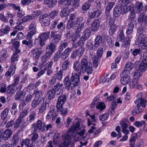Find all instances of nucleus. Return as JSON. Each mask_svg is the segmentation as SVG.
Segmentation results:
<instances>
[{
	"mask_svg": "<svg viewBox=\"0 0 147 147\" xmlns=\"http://www.w3.org/2000/svg\"><path fill=\"white\" fill-rule=\"evenodd\" d=\"M80 124L78 121H76V124L72 125L69 128V131L68 134L64 135L63 137V142L61 145V147H67L70 143L71 139L74 136L73 133L76 130L79 129Z\"/></svg>",
	"mask_w": 147,
	"mask_h": 147,
	"instance_id": "f257e3e1",
	"label": "nucleus"
},
{
	"mask_svg": "<svg viewBox=\"0 0 147 147\" xmlns=\"http://www.w3.org/2000/svg\"><path fill=\"white\" fill-rule=\"evenodd\" d=\"M18 55L16 54H13L11 59V65L8 71L5 73V76L7 78H9L11 76L15 73L16 69V63L18 61Z\"/></svg>",
	"mask_w": 147,
	"mask_h": 147,
	"instance_id": "f03ea898",
	"label": "nucleus"
},
{
	"mask_svg": "<svg viewBox=\"0 0 147 147\" xmlns=\"http://www.w3.org/2000/svg\"><path fill=\"white\" fill-rule=\"evenodd\" d=\"M80 64L82 73H84L86 71L88 75L92 73L93 71L92 66L88 64V61L86 59L83 58L81 61Z\"/></svg>",
	"mask_w": 147,
	"mask_h": 147,
	"instance_id": "7ed1b4c3",
	"label": "nucleus"
},
{
	"mask_svg": "<svg viewBox=\"0 0 147 147\" xmlns=\"http://www.w3.org/2000/svg\"><path fill=\"white\" fill-rule=\"evenodd\" d=\"M137 40L138 47L140 49L142 50L147 49V38L145 35L139 34Z\"/></svg>",
	"mask_w": 147,
	"mask_h": 147,
	"instance_id": "20e7f679",
	"label": "nucleus"
},
{
	"mask_svg": "<svg viewBox=\"0 0 147 147\" xmlns=\"http://www.w3.org/2000/svg\"><path fill=\"white\" fill-rule=\"evenodd\" d=\"M118 40L119 41L123 43L122 44V47H127L130 42V39L129 37H126L125 38L124 34L122 31H121L117 37Z\"/></svg>",
	"mask_w": 147,
	"mask_h": 147,
	"instance_id": "39448f33",
	"label": "nucleus"
},
{
	"mask_svg": "<svg viewBox=\"0 0 147 147\" xmlns=\"http://www.w3.org/2000/svg\"><path fill=\"white\" fill-rule=\"evenodd\" d=\"M50 32L43 33L40 35L38 38L36 39V40H38L40 46L42 47L45 45L44 42L49 38Z\"/></svg>",
	"mask_w": 147,
	"mask_h": 147,
	"instance_id": "423d86ee",
	"label": "nucleus"
},
{
	"mask_svg": "<svg viewBox=\"0 0 147 147\" xmlns=\"http://www.w3.org/2000/svg\"><path fill=\"white\" fill-rule=\"evenodd\" d=\"M142 94L139 93L137 95V99L135 101L134 103L137 104V106L142 107L143 108L146 107V101L144 98L142 97Z\"/></svg>",
	"mask_w": 147,
	"mask_h": 147,
	"instance_id": "0eeeda50",
	"label": "nucleus"
},
{
	"mask_svg": "<svg viewBox=\"0 0 147 147\" xmlns=\"http://www.w3.org/2000/svg\"><path fill=\"white\" fill-rule=\"evenodd\" d=\"M135 64L137 69L142 72H144L147 69V63L142 61V62L138 61L135 62Z\"/></svg>",
	"mask_w": 147,
	"mask_h": 147,
	"instance_id": "6e6552de",
	"label": "nucleus"
},
{
	"mask_svg": "<svg viewBox=\"0 0 147 147\" xmlns=\"http://www.w3.org/2000/svg\"><path fill=\"white\" fill-rule=\"evenodd\" d=\"M57 116V114L55 111V107L53 105L51 106L49 111L48 113L46 118L48 119H50L52 118V120L54 121L55 120V118Z\"/></svg>",
	"mask_w": 147,
	"mask_h": 147,
	"instance_id": "1a4fd4ad",
	"label": "nucleus"
},
{
	"mask_svg": "<svg viewBox=\"0 0 147 147\" xmlns=\"http://www.w3.org/2000/svg\"><path fill=\"white\" fill-rule=\"evenodd\" d=\"M84 35L80 39L78 44L81 46L83 45L85 41L90 37L91 31L90 28H87L84 31Z\"/></svg>",
	"mask_w": 147,
	"mask_h": 147,
	"instance_id": "9d476101",
	"label": "nucleus"
},
{
	"mask_svg": "<svg viewBox=\"0 0 147 147\" xmlns=\"http://www.w3.org/2000/svg\"><path fill=\"white\" fill-rule=\"evenodd\" d=\"M22 85L21 84H19L16 87L10 84L7 86V92L10 95L13 94L16 91V90L18 89L20 90L22 88Z\"/></svg>",
	"mask_w": 147,
	"mask_h": 147,
	"instance_id": "9b49d317",
	"label": "nucleus"
},
{
	"mask_svg": "<svg viewBox=\"0 0 147 147\" xmlns=\"http://www.w3.org/2000/svg\"><path fill=\"white\" fill-rule=\"evenodd\" d=\"M80 75H81L71 74V76L70 80L73 82V85L74 86H77L79 84Z\"/></svg>",
	"mask_w": 147,
	"mask_h": 147,
	"instance_id": "f8f14e48",
	"label": "nucleus"
},
{
	"mask_svg": "<svg viewBox=\"0 0 147 147\" xmlns=\"http://www.w3.org/2000/svg\"><path fill=\"white\" fill-rule=\"evenodd\" d=\"M108 24V27L109 34L110 35L112 36L116 30L117 26L114 24V22L113 19H111Z\"/></svg>",
	"mask_w": 147,
	"mask_h": 147,
	"instance_id": "ddd939ff",
	"label": "nucleus"
},
{
	"mask_svg": "<svg viewBox=\"0 0 147 147\" xmlns=\"http://www.w3.org/2000/svg\"><path fill=\"white\" fill-rule=\"evenodd\" d=\"M57 31H51L50 35L51 38H53L52 42L57 44L61 40V36L60 34H57Z\"/></svg>",
	"mask_w": 147,
	"mask_h": 147,
	"instance_id": "4468645a",
	"label": "nucleus"
},
{
	"mask_svg": "<svg viewBox=\"0 0 147 147\" xmlns=\"http://www.w3.org/2000/svg\"><path fill=\"white\" fill-rule=\"evenodd\" d=\"M73 70L71 74L81 75L82 72L81 68L80 67V63L78 61H75L74 63Z\"/></svg>",
	"mask_w": 147,
	"mask_h": 147,
	"instance_id": "2eb2a0df",
	"label": "nucleus"
},
{
	"mask_svg": "<svg viewBox=\"0 0 147 147\" xmlns=\"http://www.w3.org/2000/svg\"><path fill=\"white\" fill-rule=\"evenodd\" d=\"M30 51L33 58L36 59L39 58L42 53V51L38 48L32 49Z\"/></svg>",
	"mask_w": 147,
	"mask_h": 147,
	"instance_id": "dca6fc26",
	"label": "nucleus"
},
{
	"mask_svg": "<svg viewBox=\"0 0 147 147\" xmlns=\"http://www.w3.org/2000/svg\"><path fill=\"white\" fill-rule=\"evenodd\" d=\"M66 100V96L65 95H61L59 98L57 103V108L60 109L61 107L63 106Z\"/></svg>",
	"mask_w": 147,
	"mask_h": 147,
	"instance_id": "f3484780",
	"label": "nucleus"
},
{
	"mask_svg": "<svg viewBox=\"0 0 147 147\" xmlns=\"http://www.w3.org/2000/svg\"><path fill=\"white\" fill-rule=\"evenodd\" d=\"M71 82L69 76H67L65 78L64 82L66 88L68 90H71L74 87L73 85V82L72 83Z\"/></svg>",
	"mask_w": 147,
	"mask_h": 147,
	"instance_id": "a211bd4d",
	"label": "nucleus"
},
{
	"mask_svg": "<svg viewBox=\"0 0 147 147\" xmlns=\"http://www.w3.org/2000/svg\"><path fill=\"white\" fill-rule=\"evenodd\" d=\"M133 68V64L131 63L128 62L127 63L124 67L123 71L122 74L123 75H127L130 73V71H131Z\"/></svg>",
	"mask_w": 147,
	"mask_h": 147,
	"instance_id": "6ab92c4d",
	"label": "nucleus"
},
{
	"mask_svg": "<svg viewBox=\"0 0 147 147\" xmlns=\"http://www.w3.org/2000/svg\"><path fill=\"white\" fill-rule=\"evenodd\" d=\"M55 44L52 42H51L48 45L46 48V52L49 54L52 55L56 49V46Z\"/></svg>",
	"mask_w": 147,
	"mask_h": 147,
	"instance_id": "aec40b11",
	"label": "nucleus"
},
{
	"mask_svg": "<svg viewBox=\"0 0 147 147\" xmlns=\"http://www.w3.org/2000/svg\"><path fill=\"white\" fill-rule=\"evenodd\" d=\"M104 43V40L101 37V35H97L96 36L94 40V47L96 48L98 47L101 44Z\"/></svg>",
	"mask_w": 147,
	"mask_h": 147,
	"instance_id": "412c9836",
	"label": "nucleus"
},
{
	"mask_svg": "<svg viewBox=\"0 0 147 147\" xmlns=\"http://www.w3.org/2000/svg\"><path fill=\"white\" fill-rule=\"evenodd\" d=\"M12 134L11 130L10 129H7L3 133L1 134V138L3 140H7L10 138Z\"/></svg>",
	"mask_w": 147,
	"mask_h": 147,
	"instance_id": "4be33fe9",
	"label": "nucleus"
},
{
	"mask_svg": "<svg viewBox=\"0 0 147 147\" xmlns=\"http://www.w3.org/2000/svg\"><path fill=\"white\" fill-rule=\"evenodd\" d=\"M99 22L98 20H94L91 23V28L92 31L95 32L97 31L100 27Z\"/></svg>",
	"mask_w": 147,
	"mask_h": 147,
	"instance_id": "5701e85b",
	"label": "nucleus"
},
{
	"mask_svg": "<svg viewBox=\"0 0 147 147\" xmlns=\"http://www.w3.org/2000/svg\"><path fill=\"white\" fill-rule=\"evenodd\" d=\"M42 100L44 101V98H35L31 102V106L33 108H35L42 102Z\"/></svg>",
	"mask_w": 147,
	"mask_h": 147,
	"instance_id": "b1692460",
	"label": "nucleus"
},
{
	"mask_svg": "<svg viewBox=\"0 0 147 147\" xmlns=\"http://www.w3.org/2000/svg\"><path fill=\"white\" fill-rule=\"evenodd\" d=\"M50 55H51L49 54L47 52H46L45 54L41 58V60L42 63V67L46 65L47 62L49 61L50 58Z\"/></svg>",
	"mask_w": 147,
	"mask_h": 147,
	"instance_id": "393cba45",
	"label": "nucleus"
},
{
	"mask_svg": "<svg viewBox=\"0 0 147 147\" xmlns=\"http://www.w3.org/2000/svg\"><path fill=\"white\" fill-rule=\"evenodd\" d=\"M116 6L114 9L113 15L116 18H118L121 15V7L119 5Z\"/></svg>",
	"mask_w": 147,
	"mask_h": 147,
	"instance_id": "a878e982",
	"label": "nucleus"
},
{
	"mask_svg": "<svg viewBox=\"0 0 147 147\" xmlns=\"http://www.w3.org/2000/svg\"><path fill=\"white\" fill-rule=\"evenodd\" d=\"M37 114L35 111H32L31 112L27 118V121L29 123L33 122L36 119Z\"/></svg>",
	"mask_w": 147,
	"mask_h": 147,
	"instance_id": "bb28decb",
	"label": "nucleus"
},
{
	"mask_svg": "<svg viewBox=\"0 0 147 147\" xmlns=\"http://www.w3.org/2000/svg\"><path fill=\"white\" fill-rule=\"evenodd\" d=\"M36 124V126L38 127V129L40 130L41 131H43L46 130L45 124L42 120H38Z\"/></svg>",
	"mask_w": 147,
	"mask_h": 147,
	"instance_id": "cd10ccee",
	"label": "nucleus"
},
{
	"mask_svg": "<svg viewBox=\"0 0 147 147\" xmlns=\"http://www.w3.org/2000/svg\"><path fill=\"white\" fill-rule=\"evenodd\" d=\"M49 107V105L47 102H43L42 104L39 108L38 112L40 114H42Z\"/></svg>",
	"mask_w": 147,
	"mask_h": 147,
	"instance_id": "c85d7f7f",
	"label": "nucleus"
},
{
	"mask_svg": "<svg viewBox=\"0 0 147 147\" xmlns=\"http://www.w3.org/2000/svg\"><path fill=\"white\" fill-rule=\"evenodd\" d=\"M128 74L123 75V77L120 80L121 83L124 85L127 84L130 81V78L128 76Z\"/></svg>",
	"mask_w": 147,
	"mask_h": 147,
	"instance_id": "c756f323",
	"label": "nucleus"
},
{
	"mask_svg": "<svg viewBox=\"0 0 147 147\" xmlns=\"http://www.w3.org/2000/svg\"><path fill=\"white\" fill-rule=\"evenodd\" d=\"M26 93L24 91L18 92L15 96V99L16 100L23 98L25 96Z\"/></svg>",
	"mask_w": 147,
	"mask_h": 147,
	"instance_id": "7c9ffc66",
	"label": "nucleus"
},
{
	"mask_svg": "<svg viewBox=\"0 0 147 147\" xmlns=\"http://www.w3.org/2000/svg\"><path fill=\"white\" fill-rule=\"evenodd\" d=\"M70 64V61L66 59L65 60L63 63L61 65L62 70L63 71H66L69 68V66Z\"/></svg>",
	"mask_w": 147,
	"mask_h": 147,
	"instance_id": "2f4dec72",
	"label": "nucleus"
},
{
	"mask_svg": "<svg viewBox=\"0 0 147 147\" xmlns=\"http://www.w3.org/2000/svg\"><path fill=\"white\" fill-rule=\"evenodd\" d=\"M120 7H121V12L122 14H124L131 9L132 6H127V5H123V4H120Z\"/></svg>",
	"mask_w": 147,
	"mask_h": 147,
	"instance_id": "473e14b6",
	"label": "nucleus"
},
{
	"mask_svg": "<svg viewBox=\"0 0 147 147\" xmlns=\"http://www.w3.org/2000/svg\"><path fill=\"white\" fill-rule=\"evenodd\" d=\"M71 51V48L68 47L65 49L63 52H62V59L65 60L67 58Z\"/></svg>",
	"mask_w": 147,
	"mask_h": 147,
	"instance_id": "72a5a7b5",
	"label": "nucleus"
},
{
	"mask_svg": "<svg viewBox=\"0 0 147 147\" xmlns=\"http://www.w3.org/2000/svg\"><path fill=\"white\" fill-rule=\"evenodd\" d=\"M47 95L49 100H52L55 97V92L53 89L50 90L48 91Z\"/></svg>",
	"mask_w": 147,
	"mask_h": 147,
	"instance_id": "f704fd0d",
	"label": "nucleus"
},
{
	"mask_svg": "<svg viewBox=\"0 0 147 147\" xmlns=\"http://www.w3.org/2000/svg\"><path fill=\"white\" fill-rule=\"evenodd\" d=\"M23 40L22 43L23 45H26L29 48H31L33 47V41L32 40Z\"/></svg>",
	"mask_w": 147,
	"mask_h": 147,
	"instance_id": "c9c22d12",
	"label": "nucleus"
},
{
	"mask_svg": "<svg viewBox=\"0 0 147 147\" xmlns=\"http://www.w3.org/2000/svg\"><path fill=\"white\" fill-rule=\"evenodd\" d=\"M134 28V24L133 22H130L128 25V28L126 30V33L127 34H131Z\"/></svg>",
	"mask_w": 147,
	"mask_h": 147,
	"instance_id": "e433bc0d",
	"label": "nucleus"
},
{
	"mask_svg": "<svg viewBox=\"0 0 147 147\" xmlns=\"http://www.w3.org/2000/svg\"><path fill=\"white\" fill-rule=\"evenodd\" d=\"M143 8V3L142 2H138L136 3L135 10L137 13H139L141 11Z\"/></svg>",
	"mask_w": 147,
	"mask_h": 147,
	"instance_id": "4c0bfd02",
	"label": "nucleus"
},
{
	"mask_svg": "<svg viewBox=\"0 0 147 147\" xmlns=\"http://www.w3.org/2000/svg\"><path fill=\"white\" fill-rule=\"evenodd\" d=\"M142 74V72L137 69L133 73V76L134 79L138 80L141 77Z\"/></svg>",
	"mask_w": 147,
	"mask_h": 147,
	"instance_id": "58836bf2",
	"label": "nucleus"
},
{
	"mask_svg": "<svg viewBox=\"0 0 147 147\" xmlns=\"http://www.w3.org/2000/svg\"><path fill=\"white\" fill-rule=\"evenodd\" d=\"M57 0H44V3L51 7L57 3Z\"/></svg>",
	"mask_w": 147,
	"mask_h": 147,
	"instance_id": "ea45409f",
	"label": "nucleus"
},
{
	"mask_svg": "<svg viewBox=\"0 0 147 147\" xmlns=\"http://www.w3.org/2000/svg\"><path fill=\"white\" fill-rule=\"evenodd\" d=\"M19 140V137L17 134H14L13 136V138L11 140V145L13 146H16L18 143Z\"/></svg>",
	"mask_w": 147,
	"mask_h": 147,
	"instance_id": "a19ab883",
	"label": "nucleus"
},
{
	"mask_svg": "<svg viewBox=\"0 0 147 147\" xmlns=\"http://www.w3.org/2000/svg\"><path fill=\"white\" fill-rule=\"evenodd\" d=\"M17 25L16 26V29L18 30H22L23 29V25H24V24L21 21V19H18L17 21Z\"/></svg>",
	"mask_w": 147,
	"mask_h": 147,
	"instance_id": "79ce46f5",
	"label": "nucleus"
},
{
	"mask_svg": "<svg viewBox=\"0 0 147 147\" xmlns=\"http://www.w3.org/2000/svg\"><path fill=\"white\" fill-rule=\"evenodd\" d=\"M61 57L62 59V52L60 51H58L55 55L54 58V61L57 62Z\"/></svg>",
	"mask_w": 147,
	"mask_h": 147,
	"instance_id": "37998d69",
	"label": "nucleus"
},
{
	"mask_svg": "<svg viewBox=\"0 0 147 147\" xmlns=\"http://www.w3.org/2000/svg\"><path fill=\"white\" fill-rule=\"evenodd\" d=\"M69 14V12L68 9L65 8L63 9L61 11L60 14V16L62 17H67L68 16Z\"/></svg>",
	"mask_w": 147,
	"mask_h": 147,
	"instance_id": "c03bdc74",
	"label": "nucleus"
},
{
	"mask_svg": "<svg viewBox=\"0 0 147 147\" xmlns=\"http://www.w3.org/2000/svg\"><path fill=\"white\" fill-rule=\"evenodd\" d=\"M17 107L16 103L15 102L13 103L12 105L11 111V113L14 115H15L18 113V110Z\"/></svg>",
	"mask_w": 147,
	"mask_h": 147,
	"instance_id": "a18cd8bd",
	"label": "nucleus"
},
{
	"mask_svg": "<svg viewBox=\"0 0 147 147\" xmlns=\"http://www.w3.org/2000/svg\"><path fill=\"white\" fill-rule=\"evenodd\" d=\"M136 17L135 13L134 10H133L130 12V14L129 16L128 19L130 22H135L134 21V19Z\"/></svg>",
	"mask_w": 147,
	"mask_h": 147,
	"instance_id": "49530a36",
	"label": "nucleus"
},
{
	"mask_svg": "<svg viewBox=\"0 0 147 147\" xmlns=\"http://www.w3.org/2000/svg\"><path fill=\"white\" fill-rule=\"evenodd\" d=\"M106 105L103 102H99L96 106V108L100 111H102L105 109Z\"/></svg>",
	"mask_w": 147,
	"mask_h": 147,
	"instance_id": "de8ad7c7",
	"label": "nucleus"
},
{
	"mask_svg": "<svg viewBox=\"0 0 147 147\" xmlns=\"http://www.w3.org/2000/svg\"><path fill=\"white\" fill-rule=\"evenodd\" d=\"M57 111H60L61 114L63 116H65L68 113V111L67 108H64L63 107V106L61 107V108L60 109L57 108Z\"/></svg>",
	"mask_w": 147,
	"mask_h": 147,
	"instance_id": "09e8293b",
	"label": "nucleus"
},
{
	"mask_svg": "<svg viewBox=\"0 0 147 147\" xmlns=\"http://www.w3.org/2000/svg\"><path fill=\"white\" fill-rule=\"evenodd\" d=\"M146 124L145 121H136L134 123V125L138 127H142L143 125L145 126Z\"/></svg>",
	"mask_w": 147,
	"mask_h": 147,
	"instance_id": "8fccbe9b",
	"label": "nucleus"
},
{
	"mask_svg": "<svg viewBox=\"0 0 147 147\" xmlns=\"http://www.w3.org/2000/svg\"><path fill=\"white\" fill-rule=\"evenodd\" d=\"M146 16L142 13H140V15L138 21L140 23H143L144 24Z\"/></svg>",
	"mask_w": 147,
	"mask_h": 147,
	"instance_id": "3c124183",
	"label": "nucleus"
},
{
	"mask_svg": "<svg viewBox=\"0 0 147 147\" xmlns=\"http://www.w3.org/2000/svg\"><path fill=\"white\" fill-rule=\"evenodd\" d=\"M30 143V140L29 139H26L23 140L22 142V147H28Z\"/></svg>",
	"mask_w": 147,
	"mask_h": 147,
	"instance_id": "603ef678",
	"label": "nucleus"
},
{
	"mask_svg": "<svg viewBox=\"0 0 147 147\" xmlns=\"http://www.w3.org/2000/svg\"><path fill=\"white\" fill-rule=\"evenodd\" d=\"M45 129L48 132V134H53V131L52 125L51 124H49L45 126Z\"/></svg>",
	"mask_w": 147,
	"mask_h": 147,
	"instance_id": "864d4df0",
	"label": "nucleus"
},
{
	"mask_svg": "<svg viewBox=\"0 0 147 147\" xmlns=\"http://www.w3.org/2000/svg\"><path fill=\"white\" fill-rule=\"evenodd\" d=\"M42 13V11L40 10H38L32 13L31 16L32 17L33 19H34L37 18Z\"/></svg>",
	"mask_w": 147,
	"mask_h": 147,
	"instance_id": "5fc2aeb1",
	"label": "nucleus"
},
{
	"mask_svg": "<svg viewBox=\"0 0 147 147\" xmlns=\"http://www.w3.org/2000/svg\"><path fill=\"white\" fill-rule=\"evenodd\" d=\"M36 31L35 30H32L30 32H28L27 35L26 37V39L27 40H32L31 39L32 38L33 35L36 33Z\"/></svg>",
	"mask_w": 147,
	"mask_h": 147,
	"instance_id": "6e6d98bb",
	"label": "nucleus"
},
{
	"mask_svg": "<svg viewBox=\"0 0 147 147\" xmlns=\"http://www.w3.org/2000/svg\"><path fill=\"white\" fill-rule=\"evenodd\" d=\"M59 13L58 11L54 10L51 12L49 15L50 18L53 19L56 17Z\"/></svg>",
	"mask_w": 147,
	"mask_h": 147,
	"instance_id": "4d7b16f0",
	"label": "nucleus"
},
{
	"mask_svg": "<svg viewBox=\"0 0 147 147\" xmlns=\"http://www.w3.org/2000/svg\"><path fill=\"white\" fill-rule=\"evenodd\" d=\"M103 51V49L101 48H100L98 49L97 51V57L98 59L102 57Z\"/></svg>",
	"mask_w": 147,
	"mask_h": 147,
	"instance_id": "13d9d810",
	"label": "nucleus"
},
{
	"mask_svg": "<svg viewBox=\"0 0 147 147\" xmlns=\"http://www.w3.org/2000/svg\"><path fill=\"white\" fill-rule=\"evenodd\" d=\"M63 84H60L59 82H57L56 84L54 86V88L53 89L55 91H57L61 89V88L63 86Z\"/></svg>",
	"mask_w": 147,
	"mask_h": 147,
	"instance_id": "bf43d9fd",
	"label": "nucleus"
},
{
	"mask_svg": "<svg viewBox=\"0 0 147 147\" xmlns=\"http://www.w3.org/2000/svg\"><path fill=\"white\" fill-rule=\"evenodd\" d=\"M11 43L13 45V46L16 49L18 48L20 46V42L19 41H15V39L12 40Z\"/></svg>",
	"mask_w": 147,
	"mask_h": 147,
	"instance_id": "052dcab7",
	"label": "nucleus"
},
{
	"mask_svg": "<svg viewBox=\"0 0 147 147\" xmlns=\"http://www.w3.org/2000/svg\"><path fill=\"white\" fill-rule=\"evenodd\" d=\"M101 37L104 40V43L105 41H107V43L111 41V38L109 36L107 35H104L101 36Z\"/></svg>",
	"mask_w": 147,
	"mask_h": 147,
	"instance_id": "680f3d73",
	"label": "nucleus"
},
{
	"mask_svg": "<svg viewBox=\"0 0 147 147\" xmlns=\"http://www.w3.org/2000/svg\"><path fill=\"white\" fill-rule=\"evenodd\" d=\"M138 82V80H134L131 82L129 84L130 87L131 89L136 88Z\"/></svg>",
	"mask_w": 147,
	"mask_h": 147,
	"instance_id": "e2e57ef3",
	"label": "nucleus"
},
{
	"mask_svg": "<svg viewBox=\"0 0 147 147\" xmlns=\"http://www.w3.org/2000/svg\"><path fill=\"white\" fill-rule=\"evenodd\" d=\"M76 24V23L74 21H68L67 24L66 28L67 29H70L71 28H74V26Z\"/></svg>",
	"mask_w": 147,
	"mask_h": 147,
	"instance_id": "0e129e2a",
	"label": "nucleus"
},
{
	"mask_svg": "<svg viewBox=\"0 0 147 147\" xmlns=\"http://www.w3.org/2000/svg\"><path fill=\"white\" fill-rule=\"evenodd\" d=\"M34 94L35 95V98H40L42 95V92L41 90H36L34 91Z\"/></svg>",
	"mask_w": 147,
	"mask_h": 147,
	"instance_id": "69168bd1",
	"label": "nucleus"
},
{
	"mask_svg": "<svg viewBox=\"0 0 147 147\" xmlns=\"http://www.w3.org/2000/svg\"><path fill=\"white\" fill-rule=\"evenodd\" d=\"M67 46V42H62L59 47V51H61L64 49Z\"/></svg>",
	"mask_w": 147,
	"mask_h": 147,
	"instance_id": "338daca9",
	"label": "nucleus"
},
{
	"mask_svg": "<svg viewBox=\"0 0 147 147\" xmlns=\"http://www.w3.org/2000/svg\"><path fill=\"white\" fill-rule=\"evenodd\" d=\"M41 24L42 25L45 26H48L50 24V21L49 20L46 19H43L40 20Z\"/></svg>",
	"mask_w": 147,
	"mask_h": 147,
	"instance_id": "774afa93",
	"label": "nucleus"
}]
</instances>
